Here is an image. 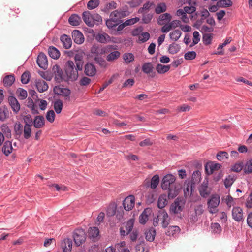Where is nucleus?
Segmentation results:
<instances>
[{
  "label": "nucleus",
  "mask_w": 252,
  "mask_h": 252,
  "mask_svg": "<svg viewBox=\"0 0 252 252\" xmlns=\"http://www.w3.org/2000/svg\"><path fill=\"white\" fill-rule=\"evenodd\" d=\"M117 49V46L115 45H108L105 46H100L97 44L93 45L90 53L91 57L94 58V61L101 66H105L106 62L102 57L103 54H108L110 51Z\"/></svg>",
  "instance_id": "f257e3e1"
},
{
  "label": "nucleus",
  "mask_w": 252,
  "mask_h": 252,
  "mask_svg": "<svg viewBox=\"0 0 252 252\" xmlns=\"http://www.w3.org/2000/svg\"><path fill=\"white\" fill-rule=\"evenodd\" d=\"M64 71L68 81H74L77 79L78 77V71L79 70L78 69L77 66L75 67L73 61L68 60L65 63Z\"/></svg>",
  "instance_id": "f03ea898"
},
{
  "label": "nucleus",
  "mask_w": 252,
  "mask_h": 252,
  "mask_svg": "<svg viewBox=\"0 0 252 252\" xmlns=\"http://www.w3.org/2000/svg\"><path fill=\"white\" fill-rule=\"evenodd\" d=\"M220 202V197L218 194H212L208 200L207 205L209 212L215 214L218 212V207Z\"/></svg>",
  "instance_id": "7ed1b4c3"
},
{
  "label": "nucleus",
  "mask_w": 252,
  "mask_h": 252,
  "mask_svg": "<svg viewBox=\"0 0 252 252\" xmlns=\"http://www.w3.org/2000/svg\"><path fill=\"white\" fill-rule=\"evenodd\" d=\"M176 178L172 174H167L163 177L161 182V188L163 190H167L170 187L175 185Z\"/></svg>",
  "instance_id": "20e7f679"
},
{
  "label": "nucleus",
  "mask_w": 252,
  "mask_h": 252,
  "mask_svg": "<svg viewBox=\"0 0 252 252\" xmlns=\"http://www.w3.org/2000/svg\"><path fill=\"white\" fill-rule=\"evenodd\" d=\"M74 241L77 246H80L86 240V235L83 229H76L73 234Z\"/></svg>",
  "instance_id": "39448f33"
},
{
  "label": "nucleus",
  "mask_w": 252,
  "mask_h": 252,
  "mask_svg": "<svg viewBox=\"0 0 252 252\" xmlns=\"http://www.w3.org/2000/svg\"><path fill=\"white\" fill-rule=\"evenodd\" d=\"M184 202L181 199L177 198L170 206V211L174 214L180 213L183 209Z\"/></svg>",
  "instance_id": "423d86ee"
},
{
  "label": "nucleus",
  "mask_w": 252,
  "mask_h": 252,
  "mask_svg": "<svg viewBox=\"0 0 252 252\" xmlns=\"http://www.w3.org/2000/svg\"><path fill=\"white\" fill-rule=\"evenodd\" d=\"M232 216L233 219L237 222L243 221V212L242 209L240 207H234L232 210Z\"/></svg>",
  "instance_id": "0eeeda50"
},
{
  "label": "nucleus",
  "mask_w": 252,
  "mask_h": 252,
  "mask_svg": "<svg viewBox=\"0 0 252 252\" xmlns=\"http://www.w3.org/2000/svg\"><path fill=\"white\" fill-rule=\"evenodd\" d=\"M158 217L161 220V224L163 228L167 227L170 221V218L167 213L164 210H162L159 211Z\"/></svg>",
  "instance_id": "6e6552de"
},
{
  "label": "nucleus",
  "mask_w": 252,
  "mask_h": 252,
  "mask_svg": "<svg viewBox=\"0 0 252 252\" xmlns=\"http://www.w3.org/2000/svg\"><path fill=\"white\" fill-rule=\"evenodd\" d=\"M135 204V197L133 195L126 197L123 202V205L125 210L129 211L131 210Z\"/></svg>",
  "instance_id": "1a4fd4ad"
},
{
  "label": "nucleus",
  "mask_w": 252,
  "mask_h": 252,
  "mask_svg": "<svg viewBox=\"0 0 252 252\" xmlns=\"http://www.w3.org/2000/svg\"><path fill=\"white\" fill-rule=\"evenodd\" d=\"M39 67L43 69H46L48 67V60L46 55L41 52L39 54L36 61Z\"/></svg>",
  "instance_id": "9d476101"
},
{
  "label": "nucleus",
  "mask_w": 252,
  "mask_h": 252,
  "mask_svg": "<svg viewBox=\"0 0 252 252\" xmlns=\"http://www.w3.org/2000/svg\"><path fill=\"white\" fill-rule=\"evenodd\" d=\"M210 13L207 9L204 8L201 10L200 11L201 18L196 21L195 23L193 25V26L197 29H199L202 24L204 23V20L205 19L206 20L207 17L210 16Z\"/></svg>",
  "instance_id": "9b49d317"
},
{
  "label": "nucleus",
  "mask_w": 252,
  "mask_h": 252,
  "mask_svg": "<svg viewBox=\"0 0 252 252\" xmlns=\"http://www.w3.org/2000/svg\"><path fill=\"white\" fill-rule=\"evenodd\" d=\"M221 167V165L219 163H216L213 162H207L205 165V170L207 175L213 174L215 170H219Z\"/></svg>",
  "instance_id": "f8f14e48"
},
{
  "label": "nucleus",
  "mask_w": 252,
  "mask_h": 252,
  "mask_svg": "<svg viewBox=\"0 0 252 252\" xmlns=\"http://www.w3.org/2000/svg\"><path fill=\"white\" fill-rule=\"evenodd\" d=\"M84 73L86 76L89 77L94 76L96 73L95 66L92 63H87L84 67Z\"/></svg>",
  "instance_id": "ddd939ff"
},
{
  "label": "nucleus",
  "mask_w": 252,
  "mask_h": 252,
  "mask_svg": "<svg viewBox=\"0 0 252 252\" xmlns=\"http://www.w3.org/2000/svg\"><path fill=\"white\" fill-rule=\"evenodd\" d=\"M8 100L13 111L17 114L20 109V105L17 99L13 96H10Z\"/></svg>",
  "instance_id": "4468645a"
},
{
  "label": "nucleus",
  "mask_w": 252,
  "mask_h": 252,
  "mask_svg": "<svg viewBox=\"0 0 252 252\" xmlns=\"http://www.w3.org/2000/svg\"><path fill=\"white\" fill-rule=\"evenodd\" d=\"M82 19L85 23L89 27L94 26V21L93 20V14L90 11H84L82 13Z\"/></svg>",
  "instance_id": "2eb2a0df"
},
{
  "label": "nucleus",
  "mask_w": 252,
  "mask_h": 252,
  "mask_svg": "<svg viewBox=\"0 0 252 252\" xmlns=\"http://www.w3.org/2000/svg\"><path fill=\"white\" fill-rule=\"evenodd\" d=\"M1 151L5 156H8L13 151L12 142L9 140L5 141L2 145Z\"/></svg>",
  "instance_id": "dca6fc26"
},
{
  "label": "nucleus",
  "mask_w": 252,
  "mask_h": 252,
  "mask_svg": "<svg viewBox=\"0 0 252 252\" xmlns=\"http://www.w3.org/2000/svg\"><path fill=\"white\" fill-rule=\"evenodd\" d=\"M151 209L146 208L140 214L139 217V221L140 224H145L148 220L149 216L151 214Z\"/></svg>",
  "instance_id": "f3484780"
},
{
  "label": "nucleus",
  "mask_w": 252,
  "mask_h": 252,
  "mask_svg": "<svg viewBox=\"0 0 252 252\" xmlns=\"http://www.w3.org/2000/svg\"><path fill=\"white\" fill-rule=\"evenodd\" d=\"M33 125L36 128H41L45 126V119L43 116L39 115L34 117Z\"/></svg>",
  "instance_id": "a211bd4d"
},
{
  "label": "nucleus",
  "mask_w": 252,
  "mask_h": 252,
  "mask_svg": "<svg viewBox=\"0 0 252 252\" xmlns=\"http://www.w3.org/2000/svg\"><path fill=\"white\" fill-rule=\"evenodd\" d=\"M53 70L55 74V80L58 83L61 82L63 79V73L60 67L58 65H55L54 66Z\"/></svg>",
  "instance_id": "6ab92c4d"
},
{
  "label": "nucleus",
  "mask_w": 252,
  "mask_h": 252,
  "mask_svg": "<svg viewBox=\"0 0 252 252\" xmlns=\"http://www.w3.org/2000/svg\"><path fill=\"white\" fill-rule=\"evenodd\" d=\"M72 38L74 42L78 44L82 43L84 41L83 34L78 30H74L72 32Z\"/></svg>",
  "instance_id": "aec40b11"
},
{
  "label": "nucleus",
  "mask_w": 252,
  "mask_h": 252,
  "mask_svg": "<svg viewBox=\"0 0 252 252\" xmlns=\"http://www.w3.org/2000/svg\"><path fill=\"white\" fill-rule=\"evenodd\" d=\"M180 188L176 184L172 187L168 189V197L169 199H173L176 197L179 194Z\"/></svg>",
  "instance_id": "412c9836"
},
{
  "label": "nucleus",
  "mask_w": 252,
  "mask_h": 252,
  "mask_svg": "<svg viewBox=\"0 0 252 252\" xmlns=\"http://www.w3.org/2000/svg\"><path fill=\"white\" fill-rule=\"evenodd\" d=\"M35 83L36 88L40 93L44 92L48 90V85L45 81L42 79H39L36 80Z\"/></svg>",
  "instance_id": "4be33fe9"
},
{
  "label": "nucleus",
  "mask_w": 252,
  "mask_h": 252,
  "mask_svg": "<svg viewBox=\"0 0 252 252\" xmlns=\"http://www.w3.org/2000/svg\"><path fill=\"white\" fill-rule=\"evenodd\" d=\"M198 190L200 195L203 198H206L210 194V191L208 190V182L205 183L204 181L199 187Z\"/></svg>",
  "instance_id": "5701e85b"
},
{
  "label": "nucleus",
  "mask_w": 252,
  "mask_h": 252,
  "mask_svg": "<svg viewBox=\"0 0 252 252\" xmlns=\"http://www.w3.org/2000/svg\"><path fill=\"white\" fill-rule=\"evenodd\" d=\"M60 40L63 43V47L66 49H69L72 45V40L70 37L66 34L62 35Z\"/></svg>",
  "instance_id": "b1692460"
},
{
  "label": "nucleus",
  "mask_w": 252,
  "mask_h": 252,
  "mask_svg": "<svg viewBox=\"0 0 252 252\" xmlns=\"http://www.w3.org/2000/svg\"><path fill=\"white\" fill-rule=\"evenodd\" d=\"M24 126L20 123H16L14 126V137L16 139H19L21 136Z\"/></svg>",
  "instance_id": "393cba45"
},
{
  "label": "nucleus",
  "mask_w": 252,
  "mask_h": 252,
  "mask_svg": "<svg viewBox=\"0 0 252 252\" xmlns=\"http://www.w3.org/2000/svg\"><path fill=\"white\" fill-rule=\"evenodd\" d=\"M186 13L190 14L189 17L191 20H195L197 19L198 15L197 13H194L196 8L194 6H185L184 8Z\"/></svg>",
  "instance_id": "a878e982"
},
{
  "label": "nucleus",
  "mask_w": 252,
  "mask_h": 252,
  "mask_svg": "<svg viewBox=\"0 0 252 252\" xmlns=\"http://www.w3.org/2000/svg\"><path fill=\"white\" fill-rule=\"evenodd\" d=\"M81 22L80 17L76 14H72L68 19V23L70 25L73 26L79 25Z\"/></svg>",
  "instance_id": "bb28decb"
},
{
  "label": "nucleus",
  "mask_w": 252,
  "mask_h": 252,
  "mask_svg": "<svg viewBox=\"0 0 252 252\" xmlns=\"http://www.w3.org/2000/svg\"><path fill=\"white\" fill-rule=\"evenodd\" d=\"M195 184L190 181L186 182L184 187V192L185 196L191 195L193 191V188Z\"/></svg>",
  "instance_id": "cd10ccee"
},
{
  "label": "nucleus",
  "mask_w": 252,
  "mask_h": 252,
  "mask_svg": "<svg viewBox=\"0 0 252 252\" xmlns=\"http://www.w3.org/2000/svg\"><path fill=\"white\" fill-rule=\"evenodd\" d=\"M159 182V176L158 175H155L151 178L150 182H147L146 185L147 187H150L151 189H155L158 185Z\"/></svg>",
  "instance_id": "c85d7f7f"
},
{
  "label": "nucleus",
  "mask_w": 252,
  "mask_h": 252,
  "mask_svg": "<svg viewBox=\"0 0 252 252\" xmlns=\"http://www.w3.org/2000/svg\"><path fill=\"white\" fill-rule=\"evenodd\" d=\"M48 54L51 58L54 59H58L60 56V52L58 49L52 46H50L48 48Z\"/></svg>",
  "instance_id": "c756f323"
},
{
  "label": "nucleus",
  "mask_w": 252,
  "mask_h": 252,
  "mask_svg": "<svg viewBox=\"0 0 252 252\" xmlns=\"http://www.w3.org/2000/svg\"><path fill=\"white\" fill-rule=\"evenodd\" d=\"M145 234L146 239L149 242H152L155 239L156 230L154 228L151 227L145 231Z\"/></svg>",
  "instance_id": "7c9ffc66"
},
{
  "label": "nucleus",
  "mask_w": 252,
  "mask_h": 252,
  "mask_svg": "<svg viewBox=\"0 0 252 252\" xmlns=\"http://www.w3.org/2000/svg\"><path fill=\"white\" fill-rule=\"evenodd\" d=\"M108 55L106 57V60L108 62H112L118 59L121 55L119 51L114 50L108 53Z\"/></svg>",
  "instance_id": "2f4dec72"
},
{
  "label": "nucleus",
  "mask_w": 252,
  "mask_h": 252,
  "mask_svg": "<svg viewBox=\"0 0 252 252\" xmlns=\"http://www.w3.org/2000/svg\"><path fill=\"white\" fill-rule=\"evenodd\" d=\"M95 39L101 43H106L110 41V36L106 33H98L95 36Z\"/></svg>",
  "instance_id": "473e14b6"
},
{
  "label": "nucleus",
  "mask_w": 252,
  "mask_h": 252,
  "mask_svg": "<svg viewBox=\"0 0 252 252\" xmlns=\"http://www.w3.org/2000/svg\"><path fill=\"white\" fill-rule=\"evenodd\" d=\"M167 203L168 200L166 195L164 194L160 195L158 199V207L160 209H163L166 205H167Z\"/></svg>",
  "instance_id": "72a5a7b5"
},
{
  "label": "nucleus",
  "mask_w": 252,
  "mask_h": 252,
  "mask_svg": "<svg viewBox=\"0 0 252 252\" xmlns=\"http://www.w3.org/2000/svg\"><path fill=\"white\" fill-rule=\"evenodd\" d=\"M72 246V241L69 239L64 240L63 242L62 243V247L63 252H70Z\"/></svg>",
  "instance_id": "f704fd0d"
},
{
  "label": "nucleus",
  "mask_w": 252,
  "mask_h": 252,
  "mask_svg": "<svg viewBox=\"0 0 252 252\" xmlns=\"http://www.w3.org/2000/svg\"><path fill=\"white\" fill-rule=\"evenodd\" d=\"M15 81V77L13 75H8L5 76L3 80V85L6 87H9Z\"/></svg>",
  "instance_id": "c9c22d12"
},
{
  "label": "nucleus",
  "mask_w": 252,
  "mask_h": 252,
  "mask_svg": "<svg viewBox=\"0 0 252 252\" xmlns=\"http://www.w3.org/2000/svg\"><path fill=\"white\" fill-rule=\"evenodd\" d=\"M142 17L141 21V23L148 24L150 23L153 17V14L151 13L143 12L141 13Z\"/></svg>",
  "instance_id": "e433bc0d"
},
{
  "label": "nucleus",
  "mask_w": 252,
  "mask_h": 252,
  "mask_svg": "<svg viewBox=\"0 0 252 252\" xmlns=\"http://www.w3.org/2000/svg\"><path fill=\"white\" fill-rule=\"evenodd\" d=\"M117 7V4L115 1H111L106 3L104 7L101 9V11L108 13L110 10L116 9Z\"/></svg>",
  "instance_id": "4c0bfd02"
},
{
  "label": "nucleus",
  "mask_w": 252,
  "mask_h": 252,
  "mask_svg": "<svg viewBox=\"0 0 252 252\" xmlns=\"http://www.w3.org/2000/svg\"><path fill=\"white\" fill-rule=\"evenodd\" d=\"M170 68V65H164L161 64H158L156 66V69L159 74H164L168 72Z\"/></svg>",
  "instance_id": "58836bf2"
},
{
  "label": "nucleus",
  "mask_w": 252,
  "mask_h": 252,
  "mask_svg": "<svg viewBox=\"0 0 252 252\" xmlns=\"http://www.w3.org/2000/svg\"><path fill=\"white\" fill-rule=\"evenodd\" d=\"M171 19V16L169 13H164L160 15L157 20L158 24L162 25L164 24V21H170Z\"/></svg>",
  "instance_id": "ea45409f"
},
{
  "label": "nucleus",
  "mask_w": 252,
  "mask_h": 252,
  "mask_svg": "<svg viewBox=\"0 0 252 252\" xmlns=\"http://www.w3.org/2000/svg\"><path fill=\"white\" fill-rule=\"evenodd\" d=\"M201 172L199 170L194 171L192 174L191 180L190 182L196 184L201 180Z\"/></svg>",
  "instance_id": "a19ab883"
},
{
  "label": "nucleus",
  "mask_w": 252,
  "mask_h": 252,
  "mask_svg": "<svg viewBox=\"0 0 252 252\" xmlns=\"http://www.w3.org/2000/svg\"><path fill=\"white\" fill-rule=\"evenodd\" d=\"M32 126L28 125L24 126L23 134L25 139H28L31 137L32 135Z\"/></svg>",
  "instance_id": "79ce46f5"
},
{
  "label": "nucleus",
  "mask_w": 252,
  "mask_h": 252,
  "mask_svg": "<svg viewBox=\"0 0 252 252\" xmlns=\"http://www.w3.org/2000/svg\"><path fill=\"white\" fill-rule=\"evenodd\" d=\"M53 106L54 110L57 114H60L63 109V101L60 99H58L54 102Z\"/></svg>",
  "instance_id": "37998d69"
},
{
  "label": "nucleus",
  "mask_w": 252,
  "mask_h": 252,
  "mask_svg": "<svg viewBox=\"0 0 252 252\" xmlns=\"http://www.w3.org/2000/svg\"><path fill=\"white\" fill-rule=\"evenodd\" d=\"M76 65L79 70H82L83 68V62L82 56L76 54L74 57Z\"/></svg>",
  "instance_id": "c03bdc74"
},
{
  "label": "nucleus",
  "mask_w": 252,
  "mask_h": 252,
  "mask_svg": "<svg viewBox=\"0 0 252 252\" xmlns=\"http://www.w3.org/2000/svg\"><path fill=\"white\" fill-rule=\"evenodd\" d=\"M153 68L152 63L150 62L145 63L142 66V70L146 74H149L152 72Z\"/></svg>",
  "instance_id": "a18cd8bd"
},
{
  "label": "nucleus",
  "mask_w": 252,
  "mask_h": 252,
  "mask_svg": "<svg viewBox=\"0 0 252 252\" xmlns=\"http://www.w3.org/2000/svg\"><path fill=\"white\" fill-rule=\"evenodd\" d=\"M56 90L59 92L57 93L60 94L65 97H67L69 99V95L70 94V90L68 88H63L60 87H56Z\"/></svg>",
  "instance_id": "49530a36"
},
{
  "label": "nucleus",
  "mask_w": 252,
  "mask_h": 252,
  "mask_svg": "<svg viewBox=\"0 0 252 252\" xmlns=\"http://www.w3.org/2000/svg\"><path fill=\"white\" fill-rule=\"evenodd\" d=\"M180 231V228L178 226H170L168 227L166 234L168 236H173L177 232Z\"/></svg>",
  "instance_id": "de8ad7c7"
},
{
  "label": "nucleus",
  "mask_w": 252,
  "mask_h": 252,
  "mask_svg": "<svg viewBox=\"0 0 252 252\" xmlns=\"http://www.w3.org/2000/svg\"><path fill=\"white\" fill-rule=\"evenodd\" d=\"M88 233L90 237L95 238L99 235V230L96 227H91L89 230Z\"/></svg>",
  "instance_id": "09e8293b"
},
{
  "label": "nucleus",
  "mask_w": 252,
  "mask_h": 252,
  "mask_svg": "<svg viewBox=\"0 0 252 252\" xmlns=\"http://www.w3.org/2000/svg\"><path fill=\"white\" fill-rule=\"evenodd\" d=\"M181 34L182 32L180 30H175L170 33L169 36L171 39L174 41H177L180 37Z\"/></svg>",
  "instance_id": "8fccbe9b"
},
{
  "label": "nucleus",
  "mask_w": 252,
  "mask_h": 252,
  "mask_svg": "<svg viewBox=\"0 0 252 252\" xmlns=\"http://www.w3.org/2000/svg\"><path fill=\"white\" fill-rule=\"evenodd\" d=\"M217 4L219 7L226 8L231 6L233 3L231 0H219Z\"/></svg>",
  "instance_id": "3c124183"
},
{
  "label": "nucleus",
  "mask_w": 252,
  "mask_h": 252,
  "mask_svg": "<svg viewBox=\"0 0 252 252\" xmlns=\"http://www.w3.org/2000/svg\"><path fill=\"white\" fill-rule=\"evenodd\" d=\"M167 7L165 3L162 2L158 3L155 8V12L157 14H160L165 12L166 10Z\"/></svg>",
  "instance_id": "603ef678"
},
{
  "label": "nucleus",
  "mask_w": 252,
  "mask_h": 252,
  "mask_svg": "<svg viewBox=\"0 0 252 252\" xmlns=\"http://www.w3.org/2000/svg\"><path fill=\"white\" fill-rule=\"evenodd\" d=\"M1 132L3 134L4 136L7 138H10L11 137V130L9 127L6 125H3L1 126Z\"/></svg>",
  "instance_id": "864d4df0"
},
{
  "label": "nucleus",
  "mask_w": 252,
  "mask_h": 252,
  "mask_svg": "<svg viewBox=\"0 0 252 252\" xmlns=\"http://www.w3.org/2000/svg\"><path fill=\"white\" fill-rule=\"evenodd\" d=\"M150 34L146 32H142L138 37V42L144 43L149 40L150 38Z\"/></svg>",
  "instance_id": "5fc2aeb1"
},
{
  "label": "nucleus",
  "mask_w": 252,
  "mask_h": 252,
  "mask_svg": "<svg viewBox=\"0 0 252 252\" xmlns=\"http://www.w3.org/2000/svg\"><path fill=\"white\" fill-rule=\"evenodd\" d=\"M234 176L228 175L224 180V183L226 188H228L231 186L235 180Z\"/></svg>",
  "instance_id": "6e6d98bb"
},
{
  "label": "nucleus",
  "mask_w": 252,
  "mask_h": 252,
  "mask_svg": "<svg viewBox=\"0 0 252 252\" xmlns=\"http://www.w3.org/2000/svg\"><path fill=\"white\" fill-rule=\"evenodd\" d=\"M122 12L119 11L118 10H114L110 14V18L112 20H116L117 22L119 23L120 19L121 17Z\"/></svg>",
  "instance_id": "4d7b16f0"
},
{
  "label": "nucleus",
  "mask_w": 252,
  "mask_h": 252,
  "mask_svg": "<svg viewBox=\"0 0 252 252\" xmlns=\"http://www.w3.org/2000/svg\"><path fill=\"white\" fill-rule=\"evenodd\" d=\"M100 3L99 0H91L87 3V8L90 10L94 9L96 8Z\"/></svg>",
  "instance_id": "13d9d810"
},
{
  "label": "nucleus",
  "mask_w": 252,
  "mask_h": 252,
  "mask_svg": "<svg viewBox=\"0 0 252 252\" xmlns=\"http://www.w3.org/2000/svg\"><path fill=\"white\" fill-rule=\"evenodd\" d=\"M180 50V46L177 43H173L171 44L168 48L169 52L172 54L177 53Z\"/></svg>",
  "instance_id": "bf43d9fd"
},
{
  "label": "nucleus",
  "mask_w": 252,
  "mask_h": 252,
  "mask_svg": "<svg viewBox=\"0 0 252 252\" xmlns=\"http://www.w3.org/2000/svg\"><path fill=\"white\" fill-rule=\"evenodd\" d=\"M211 227L212 232L215 234H220L222 231L221 227L218 223H212Z\"/></svg>",
  "instance_id": "052dcab7"
},
{
  "label": "nucleus",
  "mask_w": 252,
  "mask_h": 252,
  "mask_svg": "<svg viewBox=\"0 0 252 252\" xmlns=\"http://www.w3.org/2000/svg\"><path fill=\"white\" fill-rule=\"evenodd\" d=\"M23 120L24 123V125H29L32 126L33 121L30 114H27L23 117Z\"/></svg>",
  "instance_id": "680f3d73"
},
{
  "label": "nucleus",
  "mask_w": 252,
  "mask_h": 252,
  "mask_svg": "<svg viewBox=\"0 0 252 252\" xmlns=\"http://www.w3.org/2000/svg\"><path fill=\"white\" fill-rule=\"evenodd\" d=\"M31 77L30 73L29 71L24 72L21 77V81L23 84H26L29 81Z\"/></svg>",
  "instance_id": "e2e57ef3"
},
{
  "label": "nucleus",
  "mask_w": 252,
  "mask_h": 252,
  "mask_svg": "<svg viewBox=\"0 0 252 252\" xmlns=\"http://www.w3.org/2000/svg\"><path fill=\"white\" fill-rule=\"evenodd\" d=\"M134 223V220L130 219L126 223L125 227L126 230L127 231V233H129L133 229Z\"/></svg>",
  "instance_id": "0e129e2a"
},
{
  "label": "nucleus",
  "mask_w": 252,
  "mask_h": 252,
  "mask_svg": "<svg viewBox=\"0 0 252 252\" xmlns=\"http://www.w3.org/2000/svg\"><path fill=\"white\" fill-rule=\"evenodd\" d=\"M244 170L246 174L252 173V159H250L247 161L244 167Z\"/></svg>",
  "instance_id": "69168bd1"
},
{
  "label": "nucleus",
  "mask_w": 252,
  "mask_h": 252,
  "mask_svg": "<svg viewBox=\"0 0 252 252\" xmlns=\"http://www.w3.org/2000/svg\"><path fill=\"white\" fill-rule=\"evenodd\" d=\"M216 157L218 160L221 161L224 158L228 159V154L225 151H220L217 153Z\"/></svg>",
  "instance_id": "338daca9"
},
{
  "label": "nucleus",
  "mask_w": 252,
  "mask_h": 252,
  "mask_svg": "<svg viewBox=\"0 0 252 252\" xmlns=\"http://www.w3.org/2000/svg\"><path fill=\"white\" fill-rule=\"evenodd\" d=\"M8 115V111L7 108H0V120L2 121L5 120Z\"/></svg>",
  "instance_id": "774afa93"
}]
</instances>
